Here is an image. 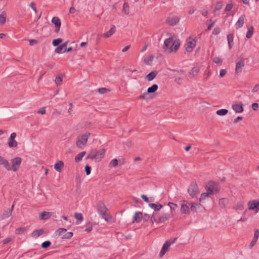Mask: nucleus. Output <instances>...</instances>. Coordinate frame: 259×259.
Wrapping results in <instances>:
<instances>
[{
    "instance_id": "f257e3e1",
    "label": "nucleus",
    "mask_w": 259,
    "mask_h": 259,
    "mask_svg": "<svg viewBox=\"0 0 259 259\" xmlns=\"http://www.w3.org/2000/svg\"><path fill=\"white\" fill-rule=\"evenodd\" d=\"M180 43L179 39L174 40L173 37H169L164 40L163 48L169 53L176 52L180 47Z\"/></svg>"
},
{
    "instance_id": "f03ea898",
    "label": "nucleus",
    "mask_w": 259,
    "mask_h": 259,
    "mask_svg": "<svg viewBox=\"0 0 259 259\" xmlns=\"http://www.w3.org/2000/svg\"><path fill=\"white\" fill-rule=\"evenodd\" d=\"M106 149L102 148L99 150L94 149L89 153L88 158L95 159L96 161H100L104 157Z\"/></svg>"
},
{
    "instance_id": "7ed1b4c3",
    "label": "nucleus",
    "mask_w": 259,
    "mask_h": 259,
    "mask_svg": "<svg viewBox=\"0 0 259 259\" xmlns=\"http://www.w3.org/2000/svg\"><path fill=\"white\" fill-rule=\"evenodd\" d=\"M107 208L105 204L102 201H100L97 204V210L98 213L106 221H109L111 218L107 213Z\"/></svg>"
},
{
    "instance_id": "20e7f679",
    "label": "nucleus",
    "mask_w": 259,
    "mask_h": 259,
    "mask_svg": "<svg viewBox=\"0 0 259 259\" xmlns=\"http://www.w3.org/2000/svg\"><path fill=\"white\" fill-rule=\"evenodd\" d=\"M90 135V133L87 132L84 134L78 137L76 142V146L80 149H82L86 145Z\"/></svg>"
},
{
    "instance_id": "39448f33",
    "label": "nucleus",
    "mask_w": 259,
    "mask_h": 259,
    "mask_svg": "<svg viewBox=\"0 0 259 259\" xmlns=\"http://www.w3.org/2000/svg\"><path fill=\"white\" fill-rule=\"evenodd\" d=\"M207 192L209 195H213L217 193L219 191L218 184L214 182H209L205 187Z\"/></svg>"
},
{
    "instance_id": "423d86ee",
    "label": "nucleus",
    "mask_w": 259,
    "mask_h": 259,
    "mask_svg": "<svg viewBox=\"0 0 259 259\" xmlns=\"http://www.w3.org/2000/svg\"><path fill=\"white\" fill-rule=\"evenodd\" d=\"M177 238H170V239L165 241V242L163 245V246L161 248V250L160 252L159 255L160 257L163 256L164 254L167 252L169 246L175 243L177 240Z\"/></svg>"
},
{
    "instance_id": "0eeeda50",
    "label": "nucleus",
    "mask_w": 259,
    "mask_h": 259,
    "mask_svg": "<svg viewBox=\"0 0 259 259\" xmlns=\"http://www.w3.org/2000/svg\"><path fill=\"white\" fill-rule=\"evenodd\" d=\"M188 192L192 197H194L198 194V189L196 182H193L191 183L188 189Z\"/></svg>"
},
{
    "instance_id": "6e6552de",
    "label": "nucleus",
    "mask_w": 259,
    "mask_h": 259,
    "mask_svg": "<svg viewBox=\"0 0 259 259\" xmlns=\"http://www.w3.org/2000/svg\"><path fill=\"white\" fill-rule=\"evenodd\" d=\"M22 159L20 157H15L11 160V170L16 171L19 168L21 163Z\"/></svg>"
},
{
    "instance_id": "1a4fd4ad",
    "label": "nucleus",
    "mask_w": 259,
    "mask_h": 259,
    "mask_svg": "<svg viewBox=\"0 0 259 259\" xmlns=\"http://www.w3.org/2000/svg\"><path fill=\"white\" fill-rule=\"evenodd\" d=\"M196 44V40L194 38H189L186 45V51L191 52Z\"/></svg>"
},
{
    "instance_id": "9d476101",
    "label": "nucleus",
    "mask_w": 259,
    "mask_h": 259,
    "mask_svg": "<svg viewBox=\"0 0 259 259\" xmlns=\"http://www.w3.org/2000/svg\"><path fill=\"white\" fill-rule=\"evenodd\" d=\"M16 134L15 133H13L11 134L10 137L8 139V146L10 148H16L17 147L18 143L15 140L16 137Z\"/></svg>"
},
{
    "instance_id": "9b49d317",
    "label": "nucleus",
    "mask_w": 259,
    "mask_h": 259,
    "mask_svg": "<svg viewBox=\"0 0 259 259\" xmlns=\"http://www.w3.org/2000/svg\"><path fill=\"white\" fill-rule=\"evenodd\" d=\"M179 21L180 18L177 16H170L166 20L167 23L171 26L176 25Z\"/></svg>"
},
{
    "instance_id": "f8f14e48",
    "label": "nucleus",
    "mask_w": 259,
    "mask_h": 259,
    "mask_svg": "<svg viewBox=\"0 0 259 259\" xmlns=\"http://www.w3.org/2000/svg\"><path fill=\"white\" fill-rule=\"evenodd\" d=\"M52 23L55 26V32H58L61 25L60 18L58 17H54L52 19Z\"/></svg>"
},
{
    "instance_id": "ddd939ff",
    "label": "nucleus",
    "mask_w": 259,
    "mask_h": 259,
    "mask_svg": "<svg viewBox=\"0 0 259 259\" xmlns=\"http://www.w3.org/2000/svg\"><path fill=\"white\" fill-rule=\"evenodd\" d=\"M259 205V201L257 200H251L249 201L248 203V209L249 210H255V212L257 211V206Z\"/></svg>"
},
{
    "instance_id": "4468645a",
    "label": "nucleus",
    "mask_w": 259,
    "mask_h": 259,
    "mask_svg": "<svg viewBox=\"0 0 259 259\" xmlns=\"http://www.w3.org/2000/svg\"><path fill=\"white\" fill-rule=\"evenodd\" d=\"M0 165H3L7 170H11V167L8 160L0 155Z\"/></svg>"
},
{
    "instance_id": "2eb2a0df",
    "label": "nucleus",
    "mask_w": 259,
    "mask_h": 259,
    "mask_svg": "<svg viewBox=\"0 0 259 259\" xmlns=\"http://www.w3.org/2000/svg\"><path fill=\"white\" fill-rule=\"evenodd\" d=\"M245 16L244 15L241 16L238 19L237 21L235 24V28L238 29L242 27L245 22Z\"/></svg>"
},
{
    "instance_id": "dca6fc26",
    "label": "nucleus",
    "mask_w": 259,
    "mask_h": 259,
    "mask_svg": "<svg viewBox=\"0 0 259 259\" xmlns=\"http://www.w3.org/2000/svg\"><path fill=\"white\" fill-rule=\"evenodd\" d=\"M181 211L184 214L189 213L190 212L189 206L187 205L186 201H183L181 203Z\"/></svg>"
},
{
    "instance_id": "f3484780",
    "label": "nucleus",
    "mask_w": 259,
    "mask_h": 259,
    "mask_svg": "<svg viewBox=\"0 0 259 259\" xmlns=\"http://www.w3.org/2000/svg\"><path fill=\"white\" fill-rule=\"evenodd\" d=\"M245 63L244 60L241 59L239 62L236 63L235 72L236 73H240L243 67L244 66Z\"/></svg>"
},
{
    "instance_id": "a211bd4d",
    "label": "nucleus",
    "mask_w": 259,
    "mask_h": 259,
    "mask_svg": "<svg viewBox=\"0 0 259 259\" xmlns=\"http://www.w3.org/2000/svg\"><path fill=\"white\" fill-rule=\"evenodd\" d=\"M232 108L235 112L241 113L243 110V104L240 102L234 104L232 105Z\"/></svg>"
},
{
    "instance_id": "6ab92c4d",
    "label": "nucleus",
    "mask_w": 259,
    "mask_h": 259,
    "mask_svg": "<svg viewBox=\"0 0 259 259\" xmlns=\"http://www.w3.org/2000/svg\"><path fill=\"white\" fill-rule=\"evenodd\" d=\"M258 236H259V232H258V230L257 229L255 231L253 238L252 239V241L250 242V243L249 245V248L251 249L254 246V245L255 244V243H256V242L257 241Z\"/></svg>"
},
{
    "instance_id": "aec40b11",
    "label": "nucleus",
    "mask_w": 259,
    "mask_h": 259,
    "mask_svg": "<svg viewBox=\"0 0 259 259\" xmlns=\"http://www.w3.org/2000/svg\"><path fill=\"white\" fill-rule=\"evenodd\" d=\"M14 207V204H13L11 208L5 210L2 215V219H5L11 216L12 214V212L13 210Z\"/></svg>"
},
{
    "instance_id": "412c9836",
    "label": "nucleus",
    "mask_w": 259,
    "mask_h": 259,
    "mask_svg": "<svg viewBox=\"0 0 259 259\" xmlns=\"http://www.w3.org/2000/svg\"><path fill=\"white\" fill-rule=\"evenodd\" d=\"M142 213L140 211H136L133 218V223L137 222L139 223L142 219Z\"/></svg>"
},
{
    "instance_id": "4be33fe9",
    "label": "nucleus",
    "mask_w": 259,
    "mask_h": 259,
    "mask_svg": "<svg viewBox=\"0 0 259 259\" xmlns=\"http://www.w3.org/2000/svg\"><path fill=\"white\" fill-rule=\"evenodd\" d=\"M116 31V27L114 25H112L110 29L103 34V36L104 37H109L111 35H112Z\"/></svg>"
},
{
    "instance_id": "5701e85b",
    "label": "nucleus",
    "mask_w": 259,
    "mask_h": 259,
    "mask_svg": "<svg viewBox=\"0 0 259 259\" xmlns=\"http://www.w3.org/2000/svg\"><path fill=\"white\" fill-rule=\"evenodd\" d=\"M44 233V231L42 229H38L33 231L31 236L32 237L36 238L42 235Z\"/></svg>"
},
{
    "instance_id": "b1692460",
    "label": "nucleus",
    "mask_w": 259,
    "mask_h": 259,
    "mask_svg": "<svg viewBox=\"0 0 259 259\" xmlns=\"http://www.w3.org/2000/svg\"><path fill=\"white\" fill-rule=\"evenodd\" d=\"M51 213L50 212L42 211L40 214L39 219L40 220H48L51 217Z\"/></svg>"
},
{
    "instance_id": "393cba45",
    "label": "nucleus",
    "mask_w": 259,
    "mask_h": 259,
    "mask_svg": "<svg viewBox=\"0 0 259 259\" xmlns=\"http://www.w3.org/2000/svg\"><path fill=\"white\" fill-rule=\"evenodd\" d=\"M64 166V162L62 161H58L54 165V168L58 172H60Z\"/></svg>"
},
{
    "instance_id": "a878e982",
    "label": "nucleus",
    "mask_w": 259,
    "mask_h": 259,
    "mask_svg": "<svg viewBox=\"0 0 259 259\" xmlns=\"http://www.w3.org/2000/svg\"><path fill=\"white\" fill-rule=\"evenodd\" d=\"M156 75H157L156 72L151 71L146 75L145 78L147 80L151 81L155 78Z\"/></svg>"
},
{
    "instance_id": "bb28decb",
    "label": "nucleus",
    "mask_w": 259,
    "mask_h": 259,
    "mask_svg": "<svg viewBox=\"0 0 259 259\" xmlns=\"http://www.w3.org/2000/svg\"><path fill=\"white\" fill-rule=\"evenodd\" d=\"M7 17V13L5 11H3L0 14V24L3 25L6 23Z\"/></svg>"
},
{
    "instance_id": "cd10ccee",
    "label": "nucleus",
    "mask_w": 259,
    "mask_h": 259,
    "mask_svg": "<svg viewBox=\"0 0 259 259\" xmlns=\"http://www.w3.org/2000/svg\"><path fill=\"white\" fill-rule=\"evenodd\" d=\"M199 69L196 67H194L191 69L189 73V75L191 78L194 77L199 72Z\"/></svg>"
},
{
    "instance_id": "c85d7f7f",
    "label": "nucleus",
    "mask_w": 259,
    "mask_h": 259,
    "mask_svg": "<svg viewBox=\"0 0 259 259\" xmlns=\"http://www.w3.org/2000/svg\"><path fill=\"white\" fill-rule=\"evenodd\" d=\"M148 205L150 208L153 209L154 211H158L163 207V205L161 204L157 205L155 203H149Z\"/></svg>"
},
{
    "instance_id": "c756f323",
    "label": "nucleus",
    "mask_w": 259,
    "mask_h": 259,
    "mask_svg": "<svg viewBox=\"0 0 259 259\" xmlns=\"http://www.w3.org/2000/svg\"><path fill=\"white\" fill-rule=\"evenodd\" d=\"M66 231L67 230L65 228H59L55 231L54 235L56 237L61 236L62 234L65 233Z\"/></svg>"
},
{
    "instance_id": "7c9ffc66",
    "label": "nucleus",
    "mask_w": 259,
    "mask_h": 259,
    "mask_svg": "<svg viewBox=\"0 0 259 259\" xmlns=\"http://www.w3.org/2000/svg\"><path fill=\"white\" fill-rule=\"evenodd\" d=\"M234 36L232 33H230L227 35V40L229 45V47L230 49L232 48L233 46V41Z\"/></svg>"
},
{
    "instance_id": "2f4dec72",
    "label": "nucleus",
    "mask_w": 259,
    "mask_h": 259,
    "mask_svg": "<svg viewBox=\"0 0 259 259\" xmlns=\"http://www.w3.org/2000/svg\"><path fill=\"white\" fill-rule=\"evenodd\" d=\"M158 88V85L156 84H154L151 87L148 88L147 93L149 94L153 93L157 90Z\"/></svg>"
},
{
    "instance_id": "473e14b6",
    "label": "nucleus",
    "mask_w": 259,
    "mask_h": 259,
    "mask_svg": "<svg viewBox=\"0 0 259 259\" xmlns=\"http://www.w3.org/2000/svg\"><path fill=\"white\" fill-rule=\"evenodd\" d=\"M85 154V152L83 151L81 152H80L78 153L75 157V162H79L81 161L82 159V157L84 156Z\"/></svg>"
},
{
    "instance_id": "72a5a7b5",
    "label": "nucleus",
    "mask_w": 259,
    "mask_h": 259,
    "mask_svg": "<svg viewBox=\"0 0 259 259\" xmlns=\"http://www.w3.org/2000/svg\"><path fill=\"white\" fill-rule=\"evenodd\" d=\"M169 218H170V216L168 214L165 213L159 218V222L160 223H164L166 221L168 220Z\"/></svg>"
},
{
    "instance_id": "f704fd0d",
    "label": "nucleus",
    "mask_w": 259,
    "mask_h": 259,
    "mask_svg": "<svg viewBox=\"0 0 259 259\" xmlns=\"http://www.w3.org/2000/svg\"><path fill=\"white\" fill-rule=\"evenodd\" d=\"M253 33V27H250V28H249L248 29V30H247V32L246 35V37L248 39L250 38L252 36Z\"/></svg>"
},
{
    "instance_id": "c9c22d12",
    "label": "nucleus",
    "mask_w": 259,
    "mask_h": 259,
    "mask_svg": "<svg viewBox=\"0 0 259 259\" xmlns=\"http://www.w3.org/2000/svg\"><path fill=\"white\" fill-rule=\"evenodd\" d=\"M228 112V110L225 109H222L217 111V114L220 116H223L227 114Z\"/></svg>"
},
{
    "instance_id": "e433bc0d",
    "label": "nucleus",
    "mask_w": 259,
    "mask_h": 259,
    "mask_svg": "<svg viewBox=\"0 0 259 259\" xmlns=\"http://www.w3.org/2000/svg\"><path fill=\"white\" fill-rule=\"evenodd\" d=\"M201 205L200 203H192L191 205V210L193 211H196L197 209L200 207Z\"/></svg>"
},
{
    "instance_id": "4c0bfd02",
    "label": "nucleus",
    "mask_w": 259,
    "mask_h": 259,
    "mask_svg": "<svg viewBox=\"0 0 259 259\" xmlns=\"http://www.w3.org/2000/svg\"><path fill=\"white\" fill-rule=\"evenodd\" d=\"M153 59V56H149L145 58L144 62L146 64L150 65L151 64V63L152 62Z\"/></svg>"
},
{
    "instance_id": "58836bf2",
    "label": "nucleus",
    "mask_w": 259,
    "mask_h": 259,
    "mask_svg": "<svg viewBox=\"0 0 259 259\" xmlns=\"http://www.w3.org/2000/svg\"><path fill=\"white\" fill-rule=\"evenodd\" d=\"M64 48L63 47L60 45L59 46H58L55 50V52L57 54H62L64 52Z\"/></svg>"
},
{
    "instance_id": "ea45409f",
    "label": "nucleus",
    "mask_w": 259,
    "mask_h": 259,
    "mask_svg": "<svg viewBox=\"0 0 259 259\" xmlns=\"http://www.w3.org/2000/svg\"><path fill=\"white\" fill-rule=\"evenodd\" d=\"M118 164V161L117 160V159H113L111 161L109 165H110V166H111V167H116L117 166Z\"/></svg>"
},
{
    "instance_id": "a19ab883",
    "label": "nucleus",
    "mask_w": 259,
    "mask_h": 259,
    "mask_svg": "<svg viewBox=\"0 0 259 259\" xmlns=\"http://www.w3.org/2000/svg\"><path fill=\"white\" fill-rule=\"evenodd\" d=\"M62 42V39L59 38L54 39L53 40L52 44L54 46L56 47V46H58Z\"/></svg>"
},
{
    "instance_id": "79ce46f5",
    "label": "nucleus",
    "mask_w": 259,
    "mask_h": 259,
    "mask_svg": "<svg viewBox=\"0 0 259 259\" xmlns=\"http://www.w3.org/2000/svg\"><path fill=\"white\" fill-rule=\"evenodd\" d=\"M72 236H73V233L71 232H67V233H65V234H64L61 237V238L62 239H70L72 237Z\"/></svg>"
},
{
    "instance_id": "37998d69",
    "label": "nucleus",
    "mask_w": 259,
    "mask_h": 259,
    "mask_svg": "<svg viewBox=\"0 0 259 259\" xmlns=\"http://www.w3.org/2000/svg\"><path fill=\"white\" fill-rule=\"evenodd\" d=\"M26 228L24 227H20L16 229V230H15V233L16 234H22L26 231Z\"/></svg>"
},
{
    "instance_id": "c03bdc74",
    "label": "nucleus",
    "mask_w": 259,
    "mask_h": 259,
    "mask_svg": "<svg viewBox=\"0 0 259 259\" xmlns=\"http://www.w3.org/2000/svg\"><path fill=\"white\" fill-rule=\"evenodd\" d=\"M75 218L79 221V222H81L83 220V216L81 213L76 212L74 214Z\"/></svg>"
},
{
    "instance_id": "a18cd8bd",
    "label": "nucleus",
    "mask_w": 259,
    "mask_h": 259,
    "mask_svg": "<svg viewBox=\"0 0 259 259\" xmlns=\"http://www.w3.org/2000/svg\"><path fill=\"white\" fill-rule=\"evenodd\" d=\"M209 195H210L208 193V192L202 193L199 198V201L200 202L202 201L203 200H205L206 198L208 197Z\"/></svg>"
},
{
    "instance_id": "49530a36",
    "label": "nucleus",
    "mask_w": 259,
    "mask_h": 259,
    "mask_svg": "<svg viewBox=\"0 0 259 259\" xmlns=\"http://www.w3.org/2000/svg\"><path fill=\"white\" fill-rule=\"evenodd\" d=\"M51 245V242L50 241H46L44 242L41 246L43 248H47Z\"/></svg>"
},
{
    "instance_id": "de8ad7c7",
    "label": "nucleus",
    "mask_w": 259,
    "mask_h": 259,
    "mask_svg": "<svg viewBox=\"0 0 259 259\" xmlns=\"http://www.w3.org/2000/svg\"><path fill=\"white\" fill-rule=\"evenodd\" d=\"M222 7H223L222 3L221 2H218L215 7L214 12H215L216 11L220 10L222 9Z\"/></svg>"
},
{
    "instance_id": "09e8293b",
    "label": "nucleus",
    "mask_w": 259,
    "mask_h": 259,
    "mask_svg": "<svg viewBox=\"0 0 259 259\" xmlns=\"http://www.w3.org/2000/svg\"><path fill=\"white\" fill-rule=\"evenodd\" d=\"M123 10L125 14L129 13V6L127 3H124L123 4Z\"/></svg>"
},
{
    "instance_id": "8fccbe9b",
    "label": "nucleus",
    "mask_w": 259,
    "mask_h": 259,
    "mask_svg": "<svg viewBox=\"0 0 259 259\" xmlns=\"http://www.w3.org/2000/svg\"><path fill=\"white\" fill-rule=\"evenodd\" d=\"M62 81V77L61 76H58L56 77L55 79V82L57 84V85H60L61 84V82Z\"/></svg>"
},
{
    "instance_id": "3c124183",
    "label": "nucleus",
    "mask_w": 259,
    "mask_h": 259,
    "mask_svg": "<svg viewBox=\"0 0 259 259\" xmlns=\"http://www.w3.org/2000/svg\"><path fill=\"white\" fill-rule=\"evenodd\" d=\"M85 171L87 175H89L91 174V167L88 165H85Z\"/></svg>"
},
{
    "instance_id": "603ef678",
    "label": "nucleus",
    "mask_w": 259,
    "mask_h": 259,
    "mask_svg": "<svg viewBox=\"0 0 259 259\" xmlns=\"http://www.w3.org/2000/svg\"><path fill=\"white\" fill-rule=\"evenodd\" d=\"M168 205L170 207L171 209L173 210H175V208L178 207V205L173 202H169Z\"/></svg>"
},
{
    "instance_id": "864d4df0",
    "label": "nucleus",
    "mask_w": 259,
    "mask_h": 259,
    "mask_svg": "<svg viewBox=\"0 0 259 259\" xmlns=\"http://www.w3.org/2000/svg\"><path fill=\"white\" fill-rule=\"evenodd\" d=\"M13 238H14L13 237H7L3 241V244L5 245V244L9 243L11 240H12L13 239Z\"/></svg>"
},
{
    "instance_id": "5fc2aeb1",
    "label": "nucleus",
    "mask_w": 259,
    "mask_h": 259,
    "mask_svg": "<svg viewBox=\"0 0 259 259\" xmlns=\"http://www.w3.org/2000/svg\"><path fill=\"white\" fill-rule=\"evenodd\" d=\"M221 30L219 27H215L213 29L212 33L214 35H217L220 33Z\"/></svg>"
},
{
    "instance_id": "6e6d98bb",
    "label": "nucleus",
    "mask_w": 259,
    "mask_h": 259,
    "mask_svg": "<svg viewBox=\"0 0 259 259\" xmlns=\"http://www.w3.org/2000/svg\"><path fill=\"white\" fill-rule=\"evenodd\" d=\"M233 5L232 4H228L226 5L225 10L226 11L229 12L232 9Z\"/></svg>"
},
{
    "instance_id": "4d7b16f0",
    "label": "nucleus",
    "mask_w": 259,
    "mask_h": 259,
    "mask_svg": "<svg viewBox=\"0 0 259 259\" xmlns=\"http://www.w3.org/2000/svg\"><path fill=\"white\" fill-rule=\"evenodd\" d=\"M29 6L33 10V11H34V12L35 13H37V10H36V8L35 7V3L31 2Z\"/></svg>"
},
{
    "instance_id": "13d9d810",
    "label": "nucleus",
    "mask_w": 259,
    "mask_h": 259,
    "mask_svg": "<svg viewBox=\"0 0 259 259\" xmlns=\"http://www.w3.org/2000/svg\"><path fill=\"white\" fill-rule=\"evenodd\" d=\"M107 91V89L104 88H100L98 90V92L100 94H105Z\"/></svg>"
},
{
    "instance_id": "bf43d9fd",
    "label": "nucleus",
    "mask_w": 259,
    "mask_h": 259,
    "mask_svg": "<svg viewBox=\"0 0 259 259\" xmlns=\"http://www.w3.org/2000/svg\"><path fill=\"white\" fill-rule=\"evenodd\" d=\"M46 107H43L37 111V113L45 114L46 113Z\"/></svg>"
},
{
    "instance_id": "052dcab7",
    "label": "nucleus",
    "mask_w": 259,
    "mask_h": 259,
    "mask_svg": "<svg viewBox=\"0 0 259 259\" xmlns=\"http://www.w3.org/2000/svg\"><path fill=\"white\" fill-rule=\"evenodd\" d=\"M226 73V70L225 69H221L220 71V76L221 77H223Z\"/></svg>"
},
{
    "instance_id": "680f3d73",
    "label": "nucleus",
    "mask_w": 259,
    "mask_h": 259,
    "mask_svg": "<svg viewBox=\"0 0 259 259\" xmlns=\"http://www.w3.org/2000/svg\"><path fill=\"white\" fill-rule=\"evenodd\" d=\"M227 201V200L226 199H221L219 201V204L221 207H223L224 206V203Z\"/></svg>"
},
{
    "instance_id": "e2e57ef3",
    "label": "nucleus",
    "mask_w": 259,
    "mask_h": 259,
    "mask_svg": "<svg viewBox=\"0 0 259 259\" xmlns=\"http://www.w3.org/2000/svg\"><path fill=\"white\" fill-rule=\"evenodd\" d=\"M29 41L30 46H33L37 43V40L36 39H29Z\"/></svg>"
},
{
    "instance_id": "0e129e2a",
    "label": "nucleus",
    "mask_w": 259,
    "mask_h": 259,
    "mask_svg": "<svg viewBox=\"0 0 259 259\" xmlns=\"http://www.w3.org/2000/svg\"><path fill=\"white\" fill-rule=\"evenodd\" d=\"M213 62L215 63H219L221 62V59L219 57H214L213 59Z\"/></svg>"
},
{
    "instance_id": "69168bd1",
    "label": "nucleus",
    "mask_w": 259,
    "mask_h": 259,
    "mask_svg": "<svg viewBox=\"0 0 259 259\" xmlns=\"http://www.w3.org/2000/svg\"><path fill=\"white\" fill-rule=\"evenodd\" d=\"M251 107L253 110H256L258 108V104L256 103H253L252 104Z\"/></svg>"
},
{
    "instance_id": "338daca9",
    "label": "nucleus",
    "mask_w": 259,
    "mask_h": 259,
    "mask_svg": "<svg viewBox=\"0 0 259 259\" xmlns=\"http://www.w3.org/2000/svg\"><path fill=\"white\" fill-rule=\"evenodd\" d=\"M141 197L145 202H149V199L146 195L142 194Z\"/></svg>"
},
{
    "instance_id": "774afa93",
    "label": "nucleus",
    "mask_w": 259,
    "mask_h": 259,
    "mask_svg": "<svg viewBox=\"0 0 259 259\" xmlns=\"http://www.w3.org/2000/svg\"><path fill=\"white\" fill-rule=\"evenodd\" d=\"M148 93L147 92V93H144L143 94H142V95H140V96L138 97V98H139V99H146L145 96H147V95H148Z\"/></svg>"
}]
</instances>
